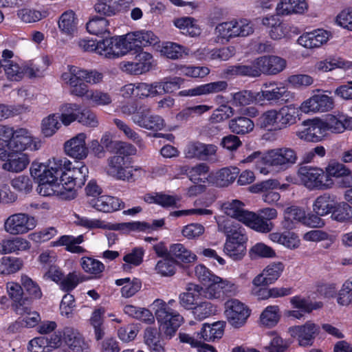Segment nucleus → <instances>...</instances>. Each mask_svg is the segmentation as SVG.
Here are the masks:
<instances>
[{"label":"nucleus","instance_id":"obj_2","mask_svg":"<svg viewBox=\"0 0 352 352\" xmlns=\"http://www.w3.org/2000/svg\"><path fill=\"white\" fill-rule=\"evenodd\" d=\"M296 151L289 147H282L269 151L262 156L264 164L278 170H285L297 162Z\"/></svg>","mask_w":352,"mask_h":352},{"label":"nucleus","instance_id":"obj_23","mask_svg":"<svg viewBox=\"0 0 352 352\" xmlns=\"http://www.w3.org/2000/svg\"><path fill=\"white\" fill-rule=\"evenodd\" d=\"M85 133H79L65 143V151L72 157L82 160L87 156L88 148L85 144Z\"/></svg>","mask_w":352,"mask_h":352},{"label":"nucleus","instance_id":"obj_34","mask_svg":"<svg viewBox=\"0 0 352 352\" xmlns=\"http://www.w3.org/2000/svg\"><path fill=\"white\" fill-rule=\"evenodd\" d=\"M61 175L52 174L49 176L44 175L38 180L37 192L42 196H52L57 194L58 184L60 183Z\"/></svg>","mask_w":352,"mask_h":352},{"label":"nucleus","instance_id":"obj_12","mask_svg":"<svg viewBox=\"0 0 352 352\" xmlns=\"http://www.w3.org/2000/svg\"><path fill=\"white\" fill-rule=\"evenodd\" d=\"M129 51L138 52L142 47L155 45L160 42L159 38L151 31H138L125 34Z\"/></svg>","mask_w":352,"mask_h":352},{"label":"nucleus","instance_id":"obj_61","mask_svg":"<svg viewBox=\"0 0 352 352\" xmlns=\"http://www.w3.org/2000/svg\"><path fill=\"white\" fill-rule=\"evenodd\" d=\"M144 251L142 248H135L132 250L131 252L126 254L123 257V261L126 263L122 265V268L124 271L130 269L129 265L138 266L140 265L143 261Z\"/></svg>","mask_w":352,"mask_h":352},{"label":"nucleus","instance_id":"obj_38","mask_svg":"<svg viewBox=\"0 0 352 352\" xmlns=\"http://www.w3.org/2000/svg\"><path fill=\"white\" fill-rule=\"evenodd\" d=\"M246 215L248 216L243 223L257 232L267 233L274 228V223L272 221L265 220L258 214L249 212Z\"/></svg>","mask_w":352,"mask_h":352},{"label":"nucleus","instance_id":"obj_53","mask_svg":"<svg viewBox=\"0 0 352 352\" xmlns=\"http://www.w3.org/2000/svg\"><path fill=\"white\" fill-rule=\"evenodd\" d=\"M332 219L340 222H352V206L347 203L335 205L331 213Z\"/></svg>","mask_w":352,"mask_h":352},{"label":"nucleus","instance_id":"obj_14","mask_svg":"<svg viewBox=\"0 0 352 352\" xmlns=\"http://www.w3.org/2000/svg\"><path fill=\"white\" fill-rule=\"evenodd\" d=\"M218 231L226 234V241L246 245L248 236L238 222L232 219L223 220L218 223Z\"/></svg>","mask_w":352,"mask_h":352},{"label":"nucleus","instance_id":"obj_3","mask_svg":"<svg viewBox=\"0 0 352 352\" xmlns=\"http://www.w3.org/2000/svg\"><path fill=\"white\" fill-rule=\"evenodd\" d=\"M297 175L301 184L309 190H328L324 169L321 168L300 166L298 169Z\"/></svg>","mask_w":352,"mask_h":352},{"label":"nucleus","instance_id":"obj_30","mask_svg":"<svg viewBox=\"0 0 352 352\" xmlns=\"http://www.w3.org/2000/svg\"><path fill=\"white\" fill-rule=\"evenodd\" d=\"M329 38L327 31L318 30L313 32L303 34L298 39V43L306 48L319 47L325 43Z\"/></svg>","mask_w":352,"mask_h":352},{"label":"nucleus","instance_id":"obj_58","mask_svg":"<svg viewBox=\"0 0 352 352\" xmlns=\"http://www.w3.org/2000/svg\"><path fill=\"white\" fill-rule=\"evenodd\" d=\"M195 284L190 283L187 287V292L179 295V303L185 309H192V306L197 304V302L202 296L197 292L190 290V287Z\"/></svg>","mask_w":352,"mask_h":352},{"label":"nucleus","instance_id":"obj_46","mask_svg":"<svg viewBox=\"0 0 352 352\" xmlns=\"http://www.w3.org/2000/svg\"><path fill=\"white\" fill-rule=\"evenodd\" d=\"M256 124L261 129L272 131L278 129V112L275 109L263 112L257 119Z\"/></svg>","mask_w":352,"mask_h":352},{"label":"nucleus","instance_id":"obj_20","mask_svg":"<svg viewBox=\"0 0 352 352\" xmlns=\"http://www.w3.org/2000/svg\"><path fill=\"white\" fill-rule=\"evenodd\" d=\"M216 152L217 146L214 144H207L198 141L189 142L184 150V154L187 158H196L200 160H208Z\"/></svg>","mask_w":352,"mask_h":352},{"label":"nucleus","instance_id":"obj_5","mask_svg":"<svg viewBox=\"0 0 352 352\" xmlns=\"http://www.w3.org/2000/svg\"><path fill=\"white\" fill-rule=\"evenodd\" d=\"M324 173L325 174L327 189H330L334 186L335 183L333 178L340 179L339 184L342 188L352 187L351 170L342 163L330 162L325 167Z\"/></svg>","mask_w":352,"mask_h":352},{"label":"nucleus","instance_id":"obj_44","mask_svg":"<svg viewBox=\"0 0 352 352\" xmlns=\"http://www.w3.org/2000/svg\"><path fill=\"white\" fill-rule=\"evenodd\" d=\"M244 204L239 200H232L231 202L223 204V208L227 215L236 219L243 223L249 211L243 209Z\"/></svg>","mask_w":352,"mask_h":352},{"label":"nucleus","instance_id":"obj_42","mask_svg":"<svg viewBox=\"0 0 352 352\" xmlns=\"http://www.w3.org/2000/svg\"><path fill=\"white\" fill-rule=\"evenodd\" d=\"M81 110V107L76 103H65L60 106L59 116L61 122L65 126H69L71 123L78 119V113Z\"/></svg>","mask_w":352,"mask_h":352},{"label":"nucleus","instance_id":"obj_35","mask_svg":"<svg viewBox=\"0 0 352 352\" xmlns=\"http://www.w3.org/2000/svg\"><path fill=\"white\" fill-rule=\"evenodd\" d=\"M49 65L50 61L47 56L31 60L24 65L25 75L31 79L43 78Z\"/></svg>","mask_w":352,"mask_h":352},{"label":"nucleus","instance_id":"obj_7","mask_svg":"<svg viewBox=\"0 0 352 352\" xmlns=\"http://www.w3.org/2000/svg\"><path fill=\"white\" fill-rule=\"evenodd\" d=\"M36 220L24 213H16L10 216L4 223L7 232L16 235L27 233L36 227Z\"/></svg>","mask_w":352,"mask_h":352},{"label":"nucleus","instance_id":"obj_52","mask_svg":"<svg viewBox=\"0 0 352 352\" xmlns=\"http://www.w3.org/2000/svg\"><path fill=\"white\" fill-rule=\"evenodd\" d=\"M117 285L125 284L121 289L122 296L129 298L135 295L141 288V281L138 278H133L131 281L129 278L118 279L116 281Z\"/></svg>","mask_w":352,"mask_h":352},{"label":"nucleus","instance_id":"obj_47","mask_svg":"<svg viewBox=\"0 0 352 352\" xmlns=\"http://www.w3.org/2000/svg\"><path fill=\"white\" fill-rule=\"evenodd\" d=\"M257 58L250 65H237L229 67L227 73L231 75L246 76L250 77H258L261 76Z\"/></svg>","mask_w":352,"mask_h":352},{"label":"nucleus","instance_id":"obj_64","mask_svg":"<svg viewBox=\"0 0 352 352\" xmlns=\"http://www.w3.org/2000/svg\"><path fill=\"white\" fill-rule=\"evenodd\" d=\"M1 264L3 273L4 274H10L20 270L23 263L19 258L4 256L1 258Z\"/></svg>","mask_w":352,"mask_h":352},{"label":"nucleus","instance_id":"obj_40","mask_svg":"<svg viewBox=\"0 0 352 352\" xmlns=\"http://www.w3.org/2000/svg\"><path fill=\"white\" fill-rule=\"evenodd\" d=\"M78 20L74 11L63 12L59 18L58 28L60 31L68 35L74 36L77 32Z\"/></svg>","mask_w":352,"mask_h":352},{"label":"nucleus","instance_id":"obj_15","mask_svg":"<svg viewBox=\"0 0 352 352\" xmlns=\"http://www.w3.org/2000/svg\"><path fill=\"white\" fill-rule=\"evenodd\" d=\"M40 147L41 143L35 141L26 129L19 128L14 131L12 140L10 143V150L21 152L28 148L36 151Z\"/></svg>","mask_w":352,"mask_h":352},{"label":"nucleus","instance_id":"obj_25","mask_svg":"<svg viewBox=\"0 0 352 352\" xmlns=\"http://www.w3.org/2000/svg\"><path fill=\"white\" fill-rule=\"evenodd\" d=\"M239 169L236 167L223 168L214 173H210L206 179L208 183L217 187H226L232 184L237 177Z\"/></svg>","mask_w":352,"mask_h":352},{"label":"nucleus","instance_id":"obj_13","mask_svg":"<svg viewBox=\"0 0 352 352\" xmlns=\"http://www.w3.org/2000/svg\"><path fill=\"white\" fill-rule=\"evenodd\" d=\"M131 120L138 126L148 130L160 131L165 126L164 119L158 115L152 114L150 107L146 104Z\"/></svg>","mask_w":352,"mask_h":352},{"label":"nucleus","instance_id":"obj_24","mask_svg":"<svg viewBox=\"0 0 352 352\" xmlns=\"http://www.w3.org/2000/svg\"><path fill=\"white\" fill-rule=\"evenodd\" d=\"M228 87V84L226 81L219 80L181 91L179 95L181 96H197L217 94L226 90Z\"/></svg>","mask_w":352,"mask_h":352},{"label":"nucleus","instance_id":"obj_32","mask_svg":"<svg viewBox=\"0 0 352 352\" xmlns=\"http://www.w3.org/2000/svg\"><path fill=\"white\" fill-rule=\"evenodd\" d=\"M95 11L106 16H111L120 10L122 6L129 3L132 0H96Z\"/></svg>","mask_w":352,"mask_h":352},{"label":"nucleus","instance_id":"obj_36","mask_svg":"<svg viewBox=\"0 0 352 352\" xmlns=\"http://www.w3.org/2000/svg\"><path fill=\"white\" fill-rule=\"evenodd\" d=\"M278 112V129H285L294 124L299 116L298 108L294 105L285 106L280 108Z\"/></svg>","mask_w":352,"mask_h":352},{"label":"nucleus","instance_id":"obj_56","mask_svg":"<svg viewBox=\"0 0 352 352\" xmlns=\"http://www.w3.org/2000/svg\"><path fill=\"white\" fill-rule=\"evenodd\" d=\"M209 172V166L205 163H200L190 169L187 172L188 177L195 184L199 182L205 183L206 175Z\"/></svg>","mask_w":352,"mask_h":352},{"label":"nucleus","instance_id":"obj_60","mask_svg":"<svg viewBox=\"0 0 352 352\" xmlns=\"http://www.w3.org/2000/svg\"><path fill=\"white\" fill-rule=\"evenodd\" d=\"M21 285L25 288L30 298L32 299H40L42 297V292L39 285L32 278L25 274L21 276Z\"/></svg>","mask_w":352,"mask_h":352},{"label":"nucleus","instance_id":"obj_21","mask_svg":"<svg viewBox=\"0 0 352 352\" xmlns=\"http://www.w3.org/2000/svg\"><path fill=\"white\" fill-rule=\"evenodd\" d=\"M260 74H277L286 67V60L276 56H264L257 58Z\"/></svg>","mask_w":352,"mask_h":352},{"label":"nucleus","instance_id":"obj_39","mask_svg":"<svg viewBox=\"0 0 352 352\" xmlns=\"http://www.w3.org/2000/svg\"><path fill=\"white\" fill-rule=\"evenodd\" d=\"M30 248V242L21 237L3 240L0 243V253L10 254L19 251H25Z\"/></svg>","mask_w":352,"mask_h":352},{"label":"nucleus","instance_id":"obj_11","mask_svg":"<svg viewBox=\"0 0 352 352\" xmlns=\"http://www.w3.org/2000/svg\"><path fill=\"white\" fill-rule=\"evenodd\" d=\"M305 128L296 131V135L301 140L318 142L322 140L326 134L324 122L319 119L307 120L302 122Z\"/></svg>","mask_w":352,"mask_h":352},{"label":"nucleus","instance_id":"obj_41","mask_svg":"<svg viewBox=\"0 0 352 352\" xmlns=\"http://www.w3.org/2000/svg\"><path fill=\"white\" fill-rule=\"evenodd\" d=\"M169 254L177 262L189 263L195 261L197 259V256L182 243H175L170 245Z\"/></svg>","mask_w":352,"mask_h":352},{"label":"nucleus","instance_id":"obj_63","mask_svg":"<svg viewBox=\"0 0 352 352\" xmlns=\"http://www.w3.org/2000/svg\"><path fill=\"white\" fill-rule=\"evenodd\" d=\"M161 52L168 58L175 60L182 56L185 47L175 43L166 42L163 45Z\"/></svg>","mask_w":352,"mask_h":352},{"label":"nucleus","instance_id":"obj_18","mask_svg":"<svg viewBox=\"0 0 352 352\" xmlns=\"http://www.w3.org/2000/svg\"><path fill=\"white\" fill-rule=\"evenodd\" d=\"M333 103L332 98L324 94H317L303 102L300 108L305 113L324 112L332 109Z\"/></svg>","mask_w":352,"mask_h":352},{"label":"nucleus","instance_id":"obj_49","mask_svg":"<svg viewBox=\"0 0 352 352\" xmlns=\"http://www.w3.org/2000/svg\"><path fill=\"white\" fill-rule=\"evenodd\" d=\"M109 22L107 19L96 16L89 19L87 23L86 28L87 31L94 35L98 36L104 34L109 35Z\"/></svg>","mask_w":352,"mask_h":352},{"label":"nucleus","instance_id":"obj_37","mask_svg":"<svg viewBox=\"0 0 352 352\" xmlns=\"http://www.w3.org/2000/svg\"><path fill=\"white\" fill-rule=\"evenodd\" d=\"M335 197L328 192L318 196L313 204V210L318 215L324 216L335 208Z\"/></svg>","mask_w":352,"mask_h":352},{"label":"nucleus","instance_id":"obj_8","mask_svg":"<svg viewBox=\"0 0 352 352\" xmlns=\"http://www.w3.org/2000/svg\"><path fill=\"white\" fill-rule=\"evenodd\" d=\"M107 173L119 180L134 182L133 169L127 166L125 157L113 155L107 160ZM134 170H138L135 168Z\"/></svg>","mask_w":352,"mask_h":352},{"label":"nucleus","instance_id":"obj_28","mask_svg":"<svg viewBox=\"0 0 352 352\" xmlns=\"http://www.w3.org/2000/svg\"><path fill=\"white\" fill-rule=\"evenodd\" d=\"M89 204L98 211L111 212L124 208V204L118 198L102 195L90 200Z\"/></svg>","mask_w":352,"mask_h":352},{"label":"nucleus","instance_id":"obj_22","mask_svg":"<svg viewBox=\"0 0 352 352\" xmlns=\"http://www.w3.org/2000/svg\"><path fill=\"white\" fill-rule=\"evenodd\" d=\"M63 340L68 347L74 352H89V344L82 336L71 327H66L63 330Z\"/></svg>","mask_w":352,"mask_h":352},{"label":"nucleus","instance_id":"obj_19","mask_svg":"<svg viewBox=\"0 0 352 352\" xmlns=\"http://www.w3.org/2000/svg\"><path fill=\"white\" fill-rule=\"evenodd\" d=\"M267 89L258 92L256 99L259 101L267 100L270 104L283 103L289 100L291 97L290 92L284 87H278L275 85H270Z\"/></svg>","mask_w":352,"mask_h":352},{"label":"nucleus","instance_id":"obj_1","mask_svg":"<svg viewBox=\"0 0 352 352\" xmlns=\"http://www.w3.org/2000/svg\"><path fill=\"white\" fill-rule=\"evenodd\" d=\"M151 306L164 336L170 339L183 323V316L168 307L162 299L155 300Z\"/></svg>","mask_w":352,"mask_h":352},{"label":"nucleus","instance_id":"obj_26","mask_svg":"<svg viewBox=\"0 0 352 352\" xmlns=\"http://www.w3.org/2000/svg\"><path fill=\"white\" fill-rule=\"evenodd\" d=\"M62 160H66L65 168L64 169V175L66 176L67 183H72L74 186L81 188L85 183L87 177H88V168L85 165H81L80 166H75L70 169V162L67 159H61Z\"/></svg>","mask_w":352,"mask_h":352},{"label":"nucleus","instance_id":"obj_31","mask_svg":"<svg viewBox=\"0 0 352 352\" xmlns=\"http://www.w3.org/2000/svg\"><path fill=\"white\" fill-rule=\"evenodd\" d=\"M307 9L305 0H281L276 8L277 15L301 14Z\"/></svg>","mask_w":352,"mask_h":352},{"label":"nucleus","instance_id":"obj_16","mask_svg":"<svg viewBox=\"0 0 352 352\" xmlns=\"http://www.w3.org/2000/svg\"><path fill=\"white\" fill-rule=\"evenodd\" d=\"M66 162V160L56 158H53L52 160H50L47 166L34 162L30 168L31 175L40 180L44 175L49 176L52 174H63V171H65V163Z\"/></svg>","mask_w":352,"mask_h":352},{"label":"nucleus","instance_id":"obj_33","mask_svg":"<svg viewBox=\"0 0 352 352\" xmlns=\"http://www.w3.org/2000/svg\"><path fill=\"white\" fill-rule=\"evenodd\" d=\"M324 124L326 131L330 130L333 133H340L346 129H352V118H349L344 114L329 115Z\"/></svg>","mask_w":352,"mask_h":352},{"label":"nucleus","instance_id":"obj_51","mask_svg":"<svg viewBox=\"0 0 352 352\" xmlns=\"http://www.w3.org/2000/svg\"><path fill=\"white\" fill-rule=\"evenodd\" d=\"M80 265L86 273L92 274L95 277H100L104 270V265L102 262L88 256L81 258Z\"/></svg>","mask_w":352,"mask_h":352},{"label":"nucleus","instance_id":"obj_50","mask_svg":"<svg viewBox=\"0 0 352 352\" xmlns=\"http://www.w3.org/2000/svg\"><path fill=\"white\" fill-rule=\"evenodd\" d=\"M280 309L277 305L267 307L260 316L261 322L268 327H274L280 320Z\"/></svg>","mask_w":352,"mask_h":352},{"label":"nucleus","instance_id":"obj_48","mask_svg":"<svg viewBox=\"0 0 352 352\" xmlns=\"http://www.w3.org/2000/svg\"><path fill=\"white\" fill-rule=\"evenodd\" d=\"M82 236H78L74 237L73 236L64 235L59 238L56 241L52 242L53 246L65 245L66 250L73 253H82L85 252V250L77 245L82 242Z\"/></svg>","mask_w":352,"mask_h":352},{"label":"nucleus","instance_id":"obj_29","mask_svg":"<svg viewBox=\"0 0 352 352\" xmlns=\"http://www.w3.org/2000/svg\"><path fill=\"white\" fill-rule=\"evenodd\" d=\"M208 284L209 285L205 288H203L199 285H192L190 287V289L197 292L201 296H203V298L207 299L222 298L221 278L217 276L213 278L212 281Z\"/></svg>","mask_w":352,"mask_h":352},{"label":"nucleus","instance_id":"obj_6","mask_svg":"<svg viewBox=\"0 0 352 352\" xmlns=\"http://www.w3.org/2000/svg\"><path fill=\"white\" fill-rule=\"evenodd\" d=\"M78 223L87 228H102L107 230H116L117 228L127 229L131 231H146L148 226L146 222H127L118 225L111 224L98 219H89L86 217L78 219Z\"/></svg>","mask_w":352,"mask_h":352},{"label":"nucleus","instance_id":"obj_43","mask_svg":"<svg viewBox=\"0 0 352 352\" xmlns=\"http://www.w3.org/2000/svg\"><path fill=\"white\" fill-rule=\"evenodd\" d=\"M254 128V122L246 117L239 116L229 121V129L235 134H247L252 131Z\"/></svg>","mask_w":352,"mask_h":352},{"label":"nucleus","instance_id":"obj_10","mask_svg":"<svg viewBox=\"0 0 352 352\" xmlns=\"http://www.w3.org/2000/svg\"><path fill=\"white\" fill-rule=\"evenodd\" d=\"M226 314L228 322L235 328L243 326L250 316V309L236 299L228 300L226 304Z\"/></svg>","mask_w":352,"mask_h":352},{"label":"nucleus","instance_id":"obj_54","mask_svg":"<svg viewBox=\"0 0 352 352\" xmlns=\"http://www.w3.org/2000/svg\"><path fill=\"white\" fill-rule=\"evenodd\" d=\"M305 217V212L300 208L297 206L289 207L285 211V221L287 223L285 227L292 229L294 226L290 223L304 221Z\"/></svg>","mask_w":352,"mask_h":352},{"label":"nucleus","instance_id":"obj_4","mask_svg":"<svg viewBox=\"0 0 352 352\" xmlns=\"http://www.w3.org/2000/svg\"><path fill=\"white\" fill-rule=\"evenodd\" d=\"M127 44L125 35L106 38L97 43V52L109 58L120 57L130 52Z\"/></svg>","mask_w":352,"mask_h":352},{"label":"nucleus","instance_id":"obj_55","mask_svg":"<svg viewBox=\"0 0 352 352\" xmlns=\"http://www.w3.org/2000/svg\"><path fill=\"white\" fill-rule=\"evenodd\" d=\"M1 65L5 71L7 78L10 80L19 81L25 75L24 66L20 67L17 63L13 61L1 62Z\"/></svg>","mask_w":352,"mask_h":352},{"label":"nucleus","instance_id":"obj_57","mask_svg":"<svg viewBox=\"0 0 352 352\" xmlns=\"http://www.w3.org/2000/svg\"><path fill=\"white\" fill-rule=\"evenodd\" d=\"M60 175L61 177L57 190V195L65 200L74 199L76 197V191L74 189L75 186L72 183H67L66 179H65L66 175H64V172Z\"/></svg>","mask_w":352,"mask_h":352},{"label":"nucleus","instance_id":"obj_62","mask_svg":"<svg viewBox=\"0 0 352 352\" xmlns=\"http://www.w3.org/2000/svg\"><path fill=\"white\" fill-rule=\"evenodd\" d=\"M224 252L234 261L242 259L246 252V245H239L226 241L223 248Z\"/></svg>","mask_w":352,"mask_h":352},{"label":"nucleus","instance_id":"obj_59","mask_svg":"<svg viewBox=\"0 0 352 352\" xmlns=\"http://www.w3.org/2000/svg\"><path fill=\"white\" fill-rule=\"evenodd\" d=\"M59 116L56 114H50L42 121V133L45 137L53 135L60 126L58 122Z\"/></svg>","mask_w":352,"mask_h":352},{"label":"nucleus","instance_id":"obj_17","mask_svg":"<svg viewBox=\"0 0 352 352\" xmlns=\"http://www.w3.org/2000/svg\"><path fill=\"white\" fill-rule=\"evenodd\" d=\"M0 158L4 163L2 168L5 170L18 173L23 170L28 165L30 160L26 154L20 151L0 153Z\"/></svg>","mask_w":352,"mask_h":352},{"label":"nucleus","instance_id":"obj_45","mask_svg":"<svg viewBox=\"0 0 352 352\" xmlns=\"http://www.w3.org/2000/svg\"><path fill=\"white\" fill-rule=\"evenodd\" d=\"M195 22V20L189 16L177 18L173 21L174 25L181 30L182 34L191 36L200 34V29Z\"/></svg>","mask_w":352,"mask_h":352},{"label":"nucleus","instance_id":"obj_9","mask_svg":"<svg viewBox=\"0 0 352 352\" xmlns=\"http://www.w3.org/2000/svg\"><path fill=\"white\" fill-rule=\"evenodd\" d=\"M320 332V327L311 321H307L302 325H296L288 329V333L296 338L301 346H308L313 344L314 340Z\"/></svg>","mask_w":352,"mask_h":352},{"label":"nucleus","instance_id":"obj_27","mask_svg":"<svg viewBox=\"0 0 352 352\" xmlns=\"http://www.w3.org/2000/svg\"><path fill=\"white\" fill-rule=\"evenodd\" d=\"M226 322L217 321L212 324L204 323L197 333V338L204 342H214L221 339L224 333Z\"/></svg>","mask_w":352,"mask_h":352}]
</instances>
